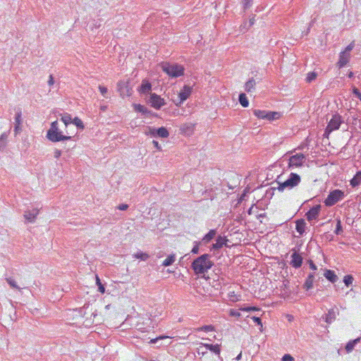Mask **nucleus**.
<instances>
[{
    "label": "nucleus",
    "mask_w": 361,
    "mask_h": 361,
    "mask_svg": "<svg viewBox=\"0 0 361 361\" xmlns=\"http://www.w3.org/2000/svg\"><path fill=\"white\" fill-rule=\"evenodd\" d=\"M146 102L155 109H160L166 104L164 99L156 93H150L146 99Z\"/></svg>",
    "instance_id": "obj_7"
},
{
    "label": "nucleus",
    "mask_w": 361,
    "mask_h": 361,
    "mask_svg": "<svg viewBox=\"0 0 361 361\" xmlns=\"http://www.w3.org/2000/svg\"><path fill=\"white\" fill-rule=\"evenodd\" d=\"M344 196L343 191L339 189L334 190L329 192L327 197L324 201V203L326 207H332L338 201L341 200Z\"/></svg>",
    "instance_id": "obj_5"
},
{
    "label": "nucleus",
    "mask_w": 361,
    "mask_h": 361,
    "mask_svg": "<svg viewBox=\"0 0 361 361\" xmlns=\"http://www.w3.org/2000/svg\"><path fill=\"white\" fill-rule=\"evenodd\" d=\"M129 207L128 204H121L118 206V209L121 211H126Z\"/></svg>",
    "instance_id": "obj_50"
},
{
    "label": "nucleus",
    "mask_w": 361,
    "mask_h": 361,
    "mask_svg": "<svg viewBox=\"0 0 361 361\" xmlns=\"http://www.w3.org/2000/svg\"><path fill=\"white\" fill-rule=\"evenodd\" d=\"M336 235H341L343 233V227L340 219H336V227L334 231Z\"/></svg>",
    "instance_id": "obj_38"
},
{
    "label": "nucleus",
    "mask_w": 361,
    "mask_h": 361,
    "mask_svg": "<svg viewBox=\"0 0 361 361\" xmlns=\"http://www.w3.org/2000/svg\"><path fill=\"white\" fill-rule=\"evenodd\" d=\"M317 74L315 72H310L307 74L306 80L307 82H311L317 78Z\"/></svg>",
    "instance_id": "obj_40"
},
{
    "label": "nucleus",
    "mask_w": 361,
    "mask_h": 361,
    "mask_svg": "<svg viewBox=\"0 0 361 361\" xmlns=\"http://www.w3.org/2000/svg\"><path fill=\"white\" fill-rule=\"evenodd\" d=\"M228 240L226 236L218 235L216 238V243L210 246V250L216 251L222 248L224 245L228 246L226 244Z\"/></svg>",
    "instance_id": "obj_15"
},
{
    "label": "nucleus",
    "mask_w": 361,
    "mask_h": 361,
    "mask_svg": "<svg viewBox=\"0 0 361 361\" xmlns=\"http://www.w3.org/2000/svg\"><path fill=\"white\" fill-rule=\"evenodd\" d=\"M107 108L108 107L106 105H102L100 106L99 109L101 111H105L107 109Z\"/></svg>",
    "instance_id": "obj_63"
},
{
    "label": "nucleus",
    "mask_w": 361,
    "mask_h": 361,
    "mask_svg": "<svg viewBox=\"0 0 361 361\" xmlns=\"http://www.w3.org/2000/svg\"><path fill=\"white\" fill-rule=\"evenodd\" d=\"M276 190L275 187H271V188H269L266 191L265 197L267 198L271 199L273 197L274 194V190Z\"/></svg>",
    "instance_id": "obj_42"
},
{
    "label": "nucleus",
    "mask_w": 361,
    "mask_h": 361,
    "mask_svg": "<svg viewBox=\"0 0 361 361\" xmlns=\"http://www.w3.org/2000/svg\"><path fill=\"white\" fill-rule=\"evenodd\" d=\"M252 319L257 325L262 326V319L260 317L254 316L252 317Z\"/></svg>",
    "instance_id": "obj_48"
},
{
    "label": "nucleus",
    "mask_w": 361,
    "mask_h": 361,
    "mask_svg": "<svg viewBox=\"0 0 361 361\" xmlns=\"http://www.w3.org/2000/svg\"><path fill=\"white\" fill-rule=\"evenodd\" d=\"M345 223L348 224V225H353L354 223V219L353 218L347 216L345 219Z\"/></svg>",
    "instance_id": "obj_57"
},
{
    "label": "nucleus",
    "mask_w": 361,
    "mask_h": 361,
    "mask_svg": "<svg viewBox=\"0 0 361 361\" xmlns=\"http://www.w3.org/2000/svg\"><path fill=\"white\" fill-rule=\"evenodd\" d=\"M162 70L171 78H178L184 75L185 68L178 63H164Z\"/></svg>",
    "instance_id": "obj_3"
},
{
    "label": "nucleus",
    "mask_w": 361,
    "mask_h": 361,
    "mask_svg": "<svg viewBox=\"0 0 361 361\" xmlns=\"http://www.w3.org/2000/svg\"><path fill=\"white\" fill-rule=\"evenodd\" d=\"M201 346H204L206 350H209L212 352H213L214 353H215L216 355H220V353H221V348H220V345L219 344H215V345H213V344H208V343H200Z\"/></svg>",
    "instance_id": "obj_23"
},
{
    "label": "nucleus",
    "mask_w": 361,
    "mask_h": 361,
    "mask_svg": "<svg viewBox=\"0 0 361 361\" xmlns=\"http://www.w3.org/2000/svg\"><path fill=\"white\" fill-rule=\"evenodd\" d=\"M147 129L148 131H146L145 134L147 135H149L154 137L166 138L169 136V133L165 127L155 128L150 126H147Z\"/></svg>",
    "instance_id": "obj_9"
},
{
    "label": "nucleus",
    "mask_w": 361,
    "mask_h": 361,
    "mask_svg": "<svg viewBox=\"0 0 361 361\" xmlns=\"http://www.w3.org/2000/svg\"><path fill=\"white\" fill-rule=\"evenodd\" d=\"M39 210L37 209H32L25 212L24 217L28 222H34L38 215Z\"/></svg>",
    "instance_id": "obj_20"
},
{
    "label": "nucleus",
    "mask_w": 361,
    "mask_h": 361,
    "mask_svg": "<svg viewBox=\"0 0 361 361\" xmlns=\"http://www.w3.org/2000/svg\"><path fill=\"white\" fill-rule=\"evenodd\" d=\"M243 311H245V312H250V311H255V310H258L259 309L257 307H250V306H248V307H244L242 309Z\"/></svg>",
    "instance_id": "obj_53"
},
{
    "label": "nucleus",
    "mask_w": 361,
    "mask_h": 361,
    "mask_svg": "<svg viewBox=\"0 0 361 361\" xmlns=\"http://www.w3.org/2000/svg\"><path fill=\"white\" fill-rule=\"evenodd\" d=\"M253 0H243L244 9H247L251 7Z\"/></svg>",
    "instance_id": "obj_45"
},
{
    "label": "nucleus",
    "mask_w": 361,
    "mask_h": 361,
    "mask_svg": "<svg viewBox=\"0 0 361 361\" xmlns=\"http://www.w3.org/2000/svg\"><path fill=\"white\" fill-rule=\"evenodd\" d=\"M21 115H22L21 110H20V109H19V110L16 112V116H15L16 123H18V125H20V123H21V122H22Z\"/></svg>",
    "instance_id": "obj_43"
},
{
    "label": "nucleus",
    "mask_w": 361,
    "mask_h": 361,
    "mask_svg": "<svg viewBox=\"0 0 361 361\" xmlns=\"http://www.w3.org/2000/svg\"><path fill=\"white\" fill-rule=\"evenodd\" d=\"M61 150H59V149H56V150L54 151V157H55L56 159L59 158V157H61Z\"/></svg>",
    "instance_id": "obj_59"
},
{
    "label": "nucleus",
    "mask_w": 361,
    "mask_h": 361,
    "mask_svg": "<svg viewBox=\"0 0 361 361\" xmlns=\"http://www.w3.org/2000/svg\"><path fill=\"white\" fill-rule=\"evenodd\" d=\"M230 315L233 316V317H240V314L237 310H230Z\"/></svg>",
    "instance_id": "obj_55"
},
{
    "label": "nucleus",
    "mask_w": 361,
    "mask_h": 361,
    "mask_svg": "<svg viewBox=\"0 0 361 361\" xmlns=\"http://www.w3.org/2000/svg\"><path fill=\"white\" fill-rule=\"evenodd\" d=\"M197 353H198V355H201L202 356H204L206 354H207V350L203 351V350H201L200 348H197Z\"/></svg>",
    "instance_id": "obj_61"
},
{
    "label": "nucleus",
    "mask_w": 361,
    "mask_h": 361,
    "mask_svg": "<svg viewBox=\"0 0 361 361\" xmlns=\"http://www.w3.org/2000/svg\"><path fill=\"white\" fill-rule=\"evenodd\" d=\"M352 92L355 97L361 100V93L357 87H353Z\"/></svg>",
    "instance_id": "obj_44"
},
{
    "label": "nucleus",
    "mask_w": 361,
    "mask_h": 361,
    "mask_svg": "<svg viewBox=\"0 0 361 361\" xmlns=\"http://www.w3.org/2000/svg\"><path fill=\"white\" fill-rule=\"evenodd\" d=\"M202 245L201 241H195L193 247L192 248L191 252L192 254H198L200 252V246Z\"/></svg>",
    "instance_id": "obj_37"
},
{
    "label": "nucleus",
    "mask_w": 361,
    "mask_h": 361,
    "mask_svg": "<svg viewBox=\"0 0 361 361\" xmlns=\"http://www.w3.org/2000/svg\"><path fill=\"white\" fill-rule=\"evenodd\" d=\"M301 178L300 176L295 173H290L288 178L283 183H278L277 189L279 191H283L285 188L292 189L294 187L297 186L300 183Z\"/></svg>",
    "instance_id": "obj_4"
},
{
    "label": "nucleus",
    "mask_w": 361,
    "mask_h": 361,
    "mask_svg": "<svg viewBox=\"0 0 361 361\" xmlns=\"http://www.w3.org/2000/svg\"><path fill=\"white\" fill-rule=\"evenodd\" d=\"M280 113L276 111H267L265 119L268 121H274L279 118Z\"/></svg>",
    "instance_id": "obj_30"
},
{
    "label": "nucleus",
    "mask_w": 361,
    "mask_h": 361,
    "mask_svg": "<svg viewBox=\"0 0 361 361\" xmlns=\"http://www.w3.org/2000/svg\"><path fill=\"white\" fill-rule=\"evenodd\" d=\"M192 91V87L185 85L183 87V89L180 91L178 93V97L180 99V101L178 103H176V105L179 106L180 104H182L183 102H185L189 97L191 95Z\"/></svg>",
    "instance_id": "obj_12"
},
{
    "label": "nucleus",
    "mask_w": 361,
    "mask_h": 361,
    "mask_svg": "<svg viewBox=\"0 0 361 361\" xmlns=\"http://www.w3.org/2000/svg\"><path fill=\"white\" fill-rule=\"evenodd\" d=\"M19 130H20V125H18V123H16L15 126H14V131L16 132V133H18Z\"/></svg>",
    "instance_id": "obj_62"
},
{
    "label": "nucleus",
    "mask_w": 361,
    "mask_h": 361,
    "mask_svg": "<svg viewBox=\"0 0 361 361\" xmlns=\"http://www.w3.org/2000/svg\"><path fill=\"white\" fill-rule=\"evenodd\" d=\"M176 257L175 255H170L167 257V258L162 262V266L169 267L175 262Z\"/></svg>",
    "instance_id": "obj_32"
},
{
    "label": "nucleus",
    "mask_w": 361,
    "mask_h": 361,
    "mask_svg": "<svg viewBox=\"0 0 361 361\" xmlns=\"http://www.w3.org/2000/svg\"><path fill=\"white\" fill-rule=\"evenodd\" d=\"M250 192V188H246L244 191H243V193L242 194L240 198V201H243V200H245V197L247 195V193Z\"/></svg>",
    "instance_id": "obj_51"
},
{
    "label": "nucleus",
    "mask_w": 361,
    "mask_h": 361,
    "mask_svg": "<svg viewBox=\"0 0 361 361\" xmlns=\"http://www.w3.org/2000/svg\"><path fill=\"white\" fill-rule=\"evenodd\" d=\"M353 281H354V278L350 274L345 275L343 280V283H345V285L347 287H349L350 286H351Z\"/></svg>",
    "instance_id": "obj_34"
},
{
    "label": "nucleus",
    "mask_w": 361,
    "mask_h": 361,
    "mask_svg": "<svg viewBox=\"0 0 361 361\" xmlns=\"http://www.w3.org/2000/svg\"><path fill=\"white\" fill-rule=\"evenodd\" d=\"M134 110L137 112L141 113L142 115L145 116H157L156 113L152 112L151 110L148 109L144 105L140 104H133Z\"/></svg>",
    "instance_id": "obj_16"
},
{
    "label": "nucleus",
    "mask_w": 361,
    "mask_h": 361,
    "mask_svg": "<svg viewBox=\"0 0 361 361\" xmlns=\"http://www.w3.org/2000/svg\"><path fill=\"white\" fill-rule=\"evenodd\" d=\"M266 216V214L265 213H262V214H259L257 215V219H259V218H264Z\"/></svg>",
    "instance_id": "obj_64"
},
{
    "label": "nucleus",
    "mask_w": 361,
    "mask_h": 361,
    "mask_svg": "<svg viewBox=\"0 0 361 361\" xmlns=\"http://www.w3.org/2000/svg\"><path fill=\"white\" fill-rule=\"evenodd\" d=\"M7 283L10 285V286L13 288H16L20 290V288L17 285L16 282L11 277L6 278Z\"/></svg>",
    "instance_id": "obj_39"
},
{
    "label": "nucleus",
    "mask_w": 361,
    "mask_h": 361,
    "mask_svg": "<svg viewBox=\"0 0 361 361\" xmlns=\"http://www.w3.org/2000/svg\"><path fill=\"white\" fill-rule=\"evenodd\" d=\"M9 132H4L0 136V140H4L7 142V138L8 136Z\"/></svg>",
    "instance_id": "obj_54"
},
{
    "label": "nucleus",
    "mask_w": 361,
    "mask_h": 361,
    "mask_svg": "<svg viewBox=\"0 0 361 361\" xmlns=\"http://www.w3.org/2000/svg\"><path fill=\"white\" fill-rule=\"evenodd\" d=\"M353 47H354V43L352 42L347 46V47L345 48V50L343 52H345V54H347V53L350 52L353 49Z\"/></svg>",
    "instance_id": "obj_52"
},
{
    "label": "nucleus",
    "mask_w": 361,
    "mask_h": 361,
    "mask_svg": "<svg viewBox=\"0 0 361 361\" xmlns=\"http://www.w3.org/2000/svg\"><path fill=\"white\" fill-rule=\"evenodd\" d=\"M342 122L341 116L339 114H334L325 129L324 135H328L332 131L339 129Z\"/></svg>",
    "instance_id": "obj_8"
},
{
    "label": "nucleus",
    "mask_w": 361,
    "mask_h": 361,
    "mask_svg": "<svg viewBox=\"0 0 361 361\" xmlns=\"http://www.w3.org/2000/svg\"><path fill=\"white\" fill-rule=\"evenodd\" d=\"M152 144H153L154 147L157 149H158V150H160V149H161V146H160V145L159 144L158 141H157V140H153V141H152Z\"/></svg>",
    "instance_id": "obj_58"
},
{
    "label": "nucleus",
    "mask_w": 361,
    "mask_h": 361,
    "mask_svg": "<svg viewBox=\"0 0 361 361\" xmlns=\"http://www.w3.org/2000/svg\"><path fill=\"white\" fill-rule=\"evenodd\" d=\"M339 314L338 307L334 305V307L329 310L328 313L322 316V319H324L325 322L328 324H331L336 319V316Z\"/></svg>",
    "instance_id": "obj_14"
},
{
    "label": "nucleus",
    "mask_w": 361,
    "mask_h": 361,
    "mask_svg": "<svg viewBox=\"0 0 361 361\" xmlns=\"http://www.w3.org/2000/svg\"><path fill=\"white\" fill-rule=\"evenodd\" d=\"M256 85L255 80L253 78H250L245 84V90L250 92L255 89Z\"/></svg>",
    "instance_id": "obj_26"
},
{
    "label": "nucleus",
    "mask_w": 361,
    "mask_h": 361,
    "mask_svg": "<svg viewBox=\"0 0 361 361\" xmlns=\"http://www.w3.org/2000/svg\"><path fill=\"white\" fill-rule=\"evenodd\" d=\"M307 263L310 265V268L313 270L316 271L317 269V265L314 263V262L312 259H308Z\"/></svg>",
    "instance_id": "obj_49"
},
{
    "label": "nucleus",
    "mask_w": 361,
    "mask_h": 361,
    "mask_svg": "<svg viewBox=\"0 0 361 361\" xmlns=\"http://www.w3.org/2000/svg\"><path fill=\"white\" fill-rule=\"evenodd\" d=\"M133 257L142 261H146L149 258V255L147 253L141 251L134 254Z\"/></svg>",
    "instance_id": "obj_31"
},
{
    "label": "nucleus",
    "mask_w": 361,
    "mask_h": 361,
    "mask_svg": "<svg viewBox=\"0 0 361 361\" xmlns=\"http://www.w3.org/2000/svg\"><path fill=\"white\" fill-rule=\"evenodd\" d=\"M54 83V79L52 75H50L49 77L48 84L49 85H52Z\"/></svg>",
    "instance_id": "obj_60"
},
{
    "label": "nucleus",
    "mask_w": 361,
    "mask_h": 361,
    "mask_svg": "<svg viewBox=\"0 0 361 361\" xmlns=\"http://www.w3.org/2000/svg\"><path fill=\"white\" fill-rule=\"evenodd\" d=\"M282 361H294V358L290 354H285L281 359Z\"/></svg>",
    "instance_id": "obj_47"
},
{
    "label": "nucleus",
    "mask_w": 361,
    "mask_h": 361,
    "mask_svg": "<svg viewBox=\"0 0 361 361\" xmlns=\"http://www.w3.org/2000/svg\"><path fill=\"white\" fill-rule=\"evenodd\" d=\"M305 156L302 153L290 156L288 159V168L300 167L305 163Z\"/></svg>",
    "instance_id": "obj_10"
},
{
    "label": "nucleus",
    "mask_w": 361,
    "mask_h": 361,
    "mask_svg": "<svg viewBox=\"0 0 361 361\" xmlns=\"http://www.w3.org/2000/svg\"><path fill=\"white\" fill-rule=\"evenodd\" d=\"M322 206L320 204H316L311 207L310 210L305 214V216L308 221L316 220L320 213Z\"/></svg>",
    "instance_id": "obj_13"
},
{
    "label": "nucleus",
    "mask_w": 361,
    "mask_h": 361,
    "mask_svg": "<svg viewBox=\"0 0 361 361\" xmlns=\"http://www.w3.org/2000/svg\"><path fill=\"white\" fill-rule=\"evenodd\" d=\"M71 123L75 125L78 129L82 130L85 128L82 121L78 117H75L73 119H72Z\"/></svg>",
    "instance_id": "obj_36"
},
{
    "label": "nucleus",
    "mask_w": 361,
    "mask_h": 361,
    "mask_svg": "<svg viewBox=\"0 0 361 361\" xmlns=\"http://www.w3.org/2000/svg\"><path fill=\"white\" fill-rule=\"evenodd\" d=\"M99 91L101 92V94L105 97H108L106 94H107V92H108V90L106 87L104 86H102V85H99Z\"/></svg>",
    "instance_id": "obj_46"
},
{
    "label": "nucleus",
    "mask_w": 361,
    "mask_h": 361,
    "mask_svg": "<svg viewBox=\"0 0 361 361\" xmlns=\"http://www.w3.org/2000/svg\"><path fill=\"white\" fill-rule=\"evenodd\" d=\"M238 101L241 106L243 107H247L249 105V101L245 93H240L239 94Z\"/></svg>",
    "instance_id": "obj_29"
},
{
    "label": "nucleus",
    "mask_w": 361,
    "mask_h": 361,
    "mask_svg": "<svg viewBox=\"0 0 361 361\" xmlns=\"http://www.w3.org/2000/svg\"><path fill=\"white\" fill-rule=\"evenodd\" d=\"M7 142L4 140H0V152L3 151L6 147Z\"/></svg>",
    "instance_id": "obj_56"
},
{
    "label": "nucleus",
    "mask_w": 361,
    "mask_h": 361,
    "mask_svg": "<svg viewBox=\"0 0 361 361\" xmlns=\"http://www.w3.org/2000/svg\"><path fill=\"white\" fill-rule=\"evenodd\" d=\"M361 337L349 341L345 345V350L347 353H350L355 348V345L360 342Z\"/></svg>",
    "instance_id": "obj_24"
},
{
    "label": "nucleus",
    "mask_w": 361,
    "mask_h": 361,
    "mask_svg": "<svg viewBox=\"0 0 361 361\" xmlns=\"http://www.w3.org/2000/svg\"><path fill=\"white\" fill-rule=\"evenodd\" d=\"M66 133L67 135H63V132L59 128L57 121H55L51 123L47 132V137L53 142L71 140L72 136L68 135V131Z\"/></svg>",
    "instance_id": "obj_2"
},
{
    "label": "nucleus",
    "mask_w": 361,
    "mask_h": 361,
    "mask_svg": "<svg viewBox=\"0 0 361 361\" xmlns=\"http://www.w3.org/2000/svg\"><path fill=\"white\" fill-rule=\"evenodd\" d=\"M137 90L142 94H150V93H152V84L149 80L145 79L142 81V83Z\"/></svg>",
    "instance_id": "obj_17"
},
{
    "label": "nucleus",
    "mask_w": 361,
    "mask_h": 361,
    "mask_svg": "<svg viewBox=\"0 0 361 361\" xmlns=\"http://www.w3.org/2000/svg\"><path fill=\"white\" fill-rule=\"evenodd\" d=\"M253 114L258 118L265 119L267 115V111L259 110V109H254Z\"/></svg>",
    "instance_id": "obj_33"
},
{
    "label": "nucleus",
    "mask_w": 361,
    "mask_h": 361,
    "mask_svg": "<svg viewBox=\"0 0 361 361\" xmlns=\"http://www.w3.org/2000/svg\"><path fill=\"white\" fill-rule=\"evenodd\" d=\"M216 233L217 231L216 229L209 230V231L206 233L200 240L202 243V245H207L209 243L216 237Z\"/></svg>",
    "instance_id": "obj_19"
},
{
    "label": "nucleus",
    "mask_w": 361,
    "mask_h": 361,
    "mask_svg": "<svg viewBox=\"0 0 361 361\" xmlns=\"http://www.w3.org/2000/svg\"><path fill=\"white\" fill-rule=\"evenodd\" d=\"M214 329V327L212 325H204L198 329L199 331H204V332L212 331Z\"/></svg>",
    "instance_id": "obj_41"
},
{
    "label": "nucleus",
    "mask_w": 361,
    "mask_h": 361,
    "mask_svg": "<svg viewBox=\"0 0 361 361\" xmlns=\"http://www.w3.org/2000/svg\"><path fill=\"white\" fill-rule=\"evenodd\" d=\"M361 183V171H357L350 180V185L353 188L358 186Z\"/></svg>",
    "instance_id": "obj_25"
},
{
    "label": "nucleus",
    "mask_w": 361,
    "mask_h": 361,
    "mask_svg": "<svg viewBox=\"0 0 361 361\" xmlns=\"http://www.w3.org/2000/svg\"><path fill=\"white\" fill-rule=\"evenodd\" d=\"M324 276L332 283H336L338 279V277L336 274L335 271L331 269H325Z\"/></svg>",
    "instance_id": "obj_22"
},
{
    "label": "nucleus",
    "mask_w": 361,
    "mask_h": 361,
    "mask_svg": "<svg viewBox=\"0 0 361 361\" xmlns=\"http://www.w3.org/2000/svg\"><path fill=\"white\" fill-rule=\"evenodd\" d=\"M307 224L303 219H298L295 221V229L300 236H302L306 231Z\"/></svg>",
    "instance_id": "obj_18"
},
{
    "label": "nucleus",
    "mask_w": 361,
    "mask_h": 361,
    "mask_svg": "<svg viewBox=\"0 0 361 361\" xmlns=\"http://www.w3.org/2000/svg\"><path fill=\"white\" fill-rule=\"evenodd\" d=\"M348 62V57L345 52H342L339 57V61L338 62V66L339 68H342L345 66Z\"/></svg>",
    "instance_id": "obj_27"
},
{
    "label": "nucleus",
    "mask_w": 361,
    "mask_h": 361,
    "mask_svg": "<svg viewBox=\"0 0 361 361\" xmlns=\"http://www.w3.org/2000/svg\"><path fill=\"white\" fill-rule=\"evenodd\" d=\"M314 281V272L310 273L302 286V288L305 290H309L313 288Z\"/></svg>",
    "instance_id": "obj_21"
},
{
    "label": "nucleus",
    "mask_w": 361,
    "mask_h": 361,
    "mask_svg": "<svg viewBox=\"0 0 361 361\" xmlns=\"http://www.w3.org/2000/svg\"><path fill=\"white\" fill-rule=\"evenodd\" d=\"M96 284L98 287V291L101 293H105V287L104 285L102 283L100 279L97 275H96Z\"/></svg>",
    "instance_id": "obj_35"
},
{
    "label": "nucleus",
    "mask_w": 361,
    "mask_h": 361,
    "mask_svg": "<svg viewBox=\"0 0 361 361\" xmlns=\"http://www.w3.org/2000/svg\"><path fill=\"white\" fill-rule=\"evenodd\" d=\"M211 257L209 254H203L192 261L191 268L195 274L204 275L214 266Z\"/></svg>",
    "instance_id": "obj_1"
},
{
    "label": "nucleus",
    "mask_w": 361,
    "mask_h": 361,
    "mask_svg": "<svg viewBox=\"0 0 361 361\" xmlns=\"http://www.w3.org/2000/svg\"><path fill=\"white\" fill-rule=\"evenodd\" d=\"M118 91L121 97H129L132 94V88L129 85L128 81L121 80L117 84Z\"/></svg>",
    "instance_id": "obj_11"
},
{
    "label": "nucleus",
    "mask_w": 361,
    "mask_h": 361,
    "mask_svg": "<svg viewBox=\"0 0 361 361\" xmlns=\"http://www.w3.org/2000/svg\"><path fill=\"white\" fill-rule=\"evenodd\" d=\"M59 116H61V120L63 122L66 127H68V126L72 123V118L71 114L65 113L63 114H59Z\"/></svg>",
    "instance_id": "obj_28"
},
{
    "label": "nucleus",
    "mask_w": 361,
    "mask_h": 361,
    "mask_svg": "<svg viewBox=\"0 0 361 361\" xmlns=\"http://www.w3.org/2000/svg\"><path fill=\"white\" fill-rule=\"evenodd\" d=\"M300 249L299 247H293L291 250V255H290V265H291L295 269H299L301 267L302 263L304 257L302 256L305 255L304 252H299Z\"/></svg>",
    "instance_id": "obj_6"
}]
</instances>
